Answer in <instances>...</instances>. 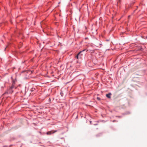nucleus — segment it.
<instances>
[{
	"instance_id": "obj_4",
	"label": "nucleus",
	"mask_w": 147,
	"mask_h": 147,
	"mask_svg": "<svg viewBox=\"0 0 147 147\" xmlns=\"http://www.w3.org/2000/svg\"><path fill=\"white\" fill-rule=\"evenodd\" d=\"M97 99H98V100H100V98H99L98 97V98H97Z\"/></svg>"
},
{
	"instance_id": "obj_5",
	"label": "nucleus",
	"mask_w": 147,
	"mask_h": 147,
	"mask_svg": "<svg viewBox=\"0 0 147 147\" xmlns=\"http://www.w3.org/2000/svg\"><path fill=\"white\" fill-rule=\"evenodd\" d=\"M29 72H30V73H31L30 72V71H29Z\"/></svg>"
},
{
	"instance_id": "obj_3",
	"label": "nucleus",
	"mask_w": 147,
	"mask_h": 147,
	"mask_svg": "<svg viewBox=\"0 0 147 147\" xmlns=\"http://www.w3.org/2000/svg\"><path fill=\"white\" fill-rule=\"evenodd\" d=\"M111 93L106 94V96L108 98H111Z\"/></svg>"
},
{
	"instance_id": "obj_2",
	"label": "nucleus",
	"mask_w": 147,
	"mask_h": 147,
	"mask_svg": "<svg viewBox=\"0 0 147 147\" xmlns=\"http://www.w3.org/2000/svg\"><path fill=\"white\" fill-rule=\"evenodd\" d=\"M57 131V130L53 131V130L51 131H48L47 133V135H51L52 134L54 133L55 132Z\"/></svg>"
},
{
	"instance_id": "obj_1",
	"label": "nucleus",
	"mask_w": 147,
	"mask_h": 147,
	"mask_svg": "<svg viewBox=\"0 0 147 147\" xmlns=\"http://www.w3.org/2000/svg\"><path fill=\"white\" fill-rule=\"evenodd\" d=\"M85 50H83L82 51L80 52L76 56V57L77 59H81L82 56V54H81Z\"/></svg>"
}]
</instances>
